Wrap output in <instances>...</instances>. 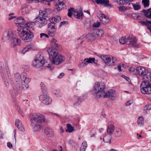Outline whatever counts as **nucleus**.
<instances>
[{
	"instance_id": "nucleus-16",
	"label": "nucleus",
	"mask_w": 151,
	"mask_h": 151,
	"mask_svg": "<svg viewBox=\"0 0 151 151\" xmlns=\"http://www.w3.org/2000/svg\"><path fill=\"white\" fill-rule=\"evenodd\" d=\"M9 42L10 43V46L12 47H14L19 45L21 43V40L17 37L9 41Z\"/></svg>"
},
{
	"instance_id": "nucleus-3",
	"label": "nucleus",
	"mask_w": 151,
	"mask_h": 151,
	"mask_svg": "<svg viewBox=\"0 0 151 151\" xmlns=\"http://www.w3.org/2000/svg\"><path fill=\"white\" fill-rule=\"evenodd\" d=\"M14 77L16 83L12 85L13 90L10 89L9 90V93L12 98L20 94L22 92V90H26L29 87L28 84H23L22 79L19 73H16Z\"/></svg>"
},
{
	"instance_id": "nucleus-9",
	"label": "nucleus",
	"mask_w": 151,
	"mask_h": 151,
	"mask_svg": "<svg viewBox=\"0 0 151 151\" xmlns=\"http://www.w3.org/2000/svg\"><path fill=\"white\" fill-rule=\"evenodd\" d=\"M34 21L40 23L38 27L40 28L46 25L47 23V20L45 17L40 16L36 17Z\"/></svg>"
},
{
	"instance_id": "nucleus-50",
	"label": "nucleus",
	"mask_w": 151,
	"mask_h": 151,
	"mask_svg": "<svg viewBox=\"0 0 151 151\" xmlns=\"http://www.w3.org/2000/svg\"><path fill=\"white\" fill-rule=\"evenodd\" d=\"M61 20V17L59 16H56L54 17V21L58 22Z\"/></svg>"
},
{
	"instance_id": "nucleus-11",
	"label": "nucleus",
	"mask_w": 151,
	"mask_h": 151,
	"mask_svg": "<svg viewBox=\"0 0 151 151\" xmlns=\"http://www.w3.org/2000/svg\"><path fill=\"white\" fill-rule=\"evenodd\" d=\"M3 37L9 41L17 37L15 32L11 31L4 32L3 33Z\"/></svg>"
},
{
	"instance_id": "nucleus-61",
	"label": "nucleus",
	"mask_w": 151,
	"mask_h": 151,
	"mask_svg": "<svg viewBox=\"0 0 151 151\" xmlns=\"http://www.w3.org/2000/svg\"><path fill=\"white\" fill-rule=\"evenodd\" d=\"M64 75V74L63 73H60L59 76H58V78H62Z\"/></svg>"
},
{
	"instance_id": "nucleus-63",
	"label": "nucleus",
	"mask_w": 151,
	"mask_h": 151,
	"mask_svg": "<svg viewBox=\"0 0 151 151\" xmlns=\"http://www.w3.org/2000/svg\"><path fill=\"white\" fill-rule=\"evenodd\" d=\"M140 23H141L142 25H147V21H141L140 22Z\"/></svg>"
},
{
	"instance_id": "nucleus-32",
	"label": "nucleus",
	"mask_w": 151,
	"mask_h": 151,
	"mask_svg": "<svg viewBox=\"0 0 151 151\" xmlns=\"http://www.w3.org/2000/svg\"><path fill=\"white\" fill-rule=\"evenodd\" d=\"M40 85L43 93L44 94L46 93H47V89L45 84L44 83H43L41 82L40 83Z\"/></svg>"
},
{
	"instance_id": "nucleus-34",
	"label": "nucleus",
	"mask_w": 151,
	"mask_h": 151,
	"mask_svg": "<svg viewBox=\"0 0 151 151\" xmlns=\"http://www.w3.org/2000/svg\"><path fill=\"white\" fill-rule=\"evenodd\" d=\"M144 119L142 116H140L137 119V123L138 124L141 126L144 124Z\"/></svg>"
},
{
	"instance_id": "nucleus-47",
	"label": "nucleus",
	"mask_w": 151,
	"mask_h": 151,
	"mask_svg": "<svg viewBox=\"0 0 151 151\" xmlns=\"http://www.w3.org/2000/svg\"><path fill=\"white\" fill-rule=\"evenodd\" d=\"M74 9L73 8H71L68 9V15L69 17H71L73 14V12H74Z\"/></svg>"
},
{
	"instance_id": "nucleus-5",
	"label": "nucleus",
	"mask_w": 151,
	"mask_h": 151,
	"mask_svg": "<svg viewBox=\"0 0 151 151\" xmlns=\"http://www.w3.org/2000/svg\"><path fill=\"white\" fill-rule=\"evenodd\" d=\"M105 86L104 83L102 82H99L95 85L94 89L97 98L102 97V94L105 92Z\"/></svg>"
},
{
	"instance_id": "nucleus-40",
	"label": "nucleus",
	"mask_w": 151,
	"mask_h": 151,
	"mask_svg": "<svg viewBox=\"0 0 151 151\" xmlns=\"http://www.w3.org/2000/svg\"><path fill=\"white\" fill-rule=\"evenodd\" d=\"M96 32V35L97 37H101L104 34V32L102 29H99L97 30H94Z\"/></svg>"
},
{
	"instance_id": "nucleus-55",
	"label": "nucleus",
	"mask_w": 151,
	"mask_h": 151,
	"mask_svg": "<svg viewBox=\"0 0 151 151\" xmlns=\"http://www.w3.org/2000/svg\"><path fill=\"white\" fill-rule=\"evenodd\" d=\"M119 42L122 44H125V37H122L119 39Z\"/></svg>"
},
{
	"instance_id": "nucleus-15",
	"label": "nucleus",
	"mask_w": 151,
	"mask_h": 151,
	"mask_svg": "<svg viewBox=\"0 0 151 151\" xmlns=\"http://www.w3.org/2000/svg\"><path fill=\"white\" fill-rule=\"evenodd\" d=\"M96 2L98 4H101L110 8L113 6V5L109 3V0H95Z\"/></svg>"
},
{
	"instance_id": "nucleus-51",
	"label": "nucleus",
	"mask_w": 151,
	"mask_h": 151,
	"mask_svg": "<svg viewBox=\"0 0 151 151\" xmlns=\"http://www.w3.org/2000/svg\"><path fill=\"white\" fill-rule=\"evenodd\" d=\"M22 104L26 107H27L29 106V102L28 100H23L22 102Z\"/></svg>"
},
{
	"instance_id": "nucleus-49",
	"label": "nucleus",
	"mask_w": 151,
	"mask_h": 151,
	"mask_svg": "<svg viewBox=\"0 0 151 151\" xmlns=\"http://www.w3.org/2000/svg\"><path fill=\"white\" fill-rule=\"evenodd\" d=\"M29 12V11L28 10V7H27L23 8L22 9V12L23 14L28 13Z\"/></svg>"
},
{
	"instance_id": "nucleus-36",
	"label": "nucleus",
	"mask_w": 151,
	"mask_h": 151,
	"mask_svg": "<svg viewBox=\"0 0 151 151\" xmlns=\"http://www.w3.org/2000/svg\"><path fill=\"white\" fill-rule=\"evenodd\" d=\"M87 146V142L86 141H83L80 148V151H85L86 149Z\"/></svg>"
},
{
	"instance_id": "nucleus-19",
	"label": "nucleus",
	"mask_w": 151,
	"mask_h": 151,
	"mask_svg": "<svg viewBox=\"0 0 151 151\" xmlns=\"http://www.w3.org/2000/svg\"><path fill=\"white\" fill-rule=\"evenodd\" d=\"M74 15L76 18L78 19H82L83 18V13L82 10L74 11Z\"/></svg>"
},
{
	"instance_id": "nucleus-48",
	"label": "nucleus",
	"mask_w": 151,
	"mask_h": 151,
	"mask_svg": "<svg viewBox=\"0 0 151 151\" xmlns=\"http://www.w3.org/2000/svg\"><path fill=\"white\" fill-rule=\"evenodd\" d=\"M100 20L104 24H107L109 22V18L101 19V17L100 18Z\"/></svg>"
},
{
	"instance_id": "nucleus-14",
	"label": "nucleus",
	"mask_w": 151,
	"mask_h": 151,
	"mask_svg": "<svg viewBox=\"0 0 151 151\" xmlns=\"http://www.w3.org/2000/svg\"><path fill=\"white\" fill-rule=\"evenodd\" d=\"M125 40V44L131 45L134 47L137 46V40L136 38L135 37L130 38L129 36L126 37Z\"/></svg>"
},
{
	"instance_id": "nucleus-52",
	"label": "nucleus",
	"mask_w": 151,
	"mask_h": 151,
	"mask_svg": "<svg viewBox=\"0 0 151 151\" xmlns=\"http://www.w3.org/2000/svg\"><path fill=\"white\" fill-rule=\"evenodd\" d=\"M40 37L42 39H45V37L46 38H48L49 36L48 35L45 33H41L40 34Z\"/></svg>"
},
{
	"instance_id": "nucleus-62",
	"label": "nucleus",
	"mask_w": 151,
	"mask_h": 151,
	"mask_svg": "<svg viewBox=\"0 0 151 151\" xmlns=\"http://www.w3.org/2000/svg\"><path fill=\"white\" fill-rule=\"evenodd\" d=\"M67 22L65 21H63V22H61L60 23V25L59 27H61L62 26L64 25L65 23H66Z\"/></svg>"
},
{
	"instance_id": "nucleus-25",
	"label": "nucleus",
	"mask_w": 151,
	"mask_h": 151,
	"mask_svg": "<svg viewBox=\"0 0 151 151\" xmlns=\"http://www.w3.org/2000/svg\"><path fill=\"white\" fill-rule=\"evenodd\" d=\"M114 135L116 137L122 136V130L119 128L116 129L114 132Z\"/></svg>"
},
{
	"instance_id": "nucleus-1",
	"label": "nucleus",
	"mask_w": 151,
	"mask_h": 151,
	"mask_svg": "<svg viewBox=\"0 0 151 151\" xmlns=\"http://www.w3.org/2000/svg\"><path fill=\"white\" fill-rule=\"evenodd\" d=\"M57 41L55 39L51 41V44L52 47L49 48L47 51L49 55V59L52 64L58 65L63 63L65 60V57L61 55L58 54V51L61 46L56 43Z\"/></svg>"
},
{
	"instance_id": "nucleus-31",
	"label": "nucleus",
	"mask_w": 151,
	"mask_h": 151,
	"mask_svg": "<svg viewBox=\"0 0 151 151\" xmlns=\"http://www.w3.org/2000/svg\"><path fill=\"white\" fill-rule=\"evenodd\" d=\"M1 76L5 86L6 88H8L9 87V84L8 80L6 78V77L5 74L1 75Z\"/></svg>"
},
{
	"instance_id": "nucleus-54",
	"label": "nucleus",
	"mask_w": 151,
	"mask_h": 151,
	"mask_svg": "<svg viewBox=\"0 0 151 151\" xmlns=\"http://www.w3.org/2000/svg\"><path fill=\"white\" fill-rule=\"evenodd\" d=\"M13 102L15 107L17 109H19L20 107L18 102H17L16 100H14Z\"/></svg>"
},
{
	"instance_id": "nucleus-21",
	"label": "nucleus",
	"mask_w": 151,
	"mask_h": 151,
	"mask_svg": "<svg viewBox=\"0 0 151 151\" xmlns=\"http://www.w3.org/2000/svg\"><path fill=\"white\" fill-rule=\"evenodd\" d=\"M53 19L52 18V19H49L50 23L48 24V28L52 30L56 29H57V26L56 25V24L54 22H52Z\"/></svg>"
},
{
	"instance_id": "nucleus-57",
	"label": "nucleus",
	"mask_w": 151,
	"mask_h": 151,
	"mask_svg": "<svg viewBox=\"0 0 151 151\" xmlns=\"http://www.w3.org/2000/svg\"><path fill=\"white\" fill-rule=\"evenodd\" d=\"M48 36L50 37H52L55 35L54 33L52 31H48L47 32Z\"/></svg>"
},
{
	"instance_id": "nucleus-39",
	"label": "nucleus",
	"mask_w": 151,
	"mask_h": 151,
	"mask_svg": "<svg viewBox=\"0 0 151 151\" xmlns=\"http://www.w3.org/2000/svg\"><path fill=\"white\" fill-rule=\"evenodd\" d=\"M144 79L148 81L149 80H151V73L148 72L147 71V73H146V75L144 76Z\"/></svg>"
},
{
	"instance_id": "nucleus-7",
	"label": "nucleus",
	"mask_w": 151,
	"mask_h": 151,
	"mask_svg": "<svg viewBox=\"0 0 151 151\" xmlns=\"http://www.w3.org/2000/svg\"><path fill=\"white\" fill-rule=\"evenodd\" d=\"M30 122H32V124H34V122L41 123L44 122L45 119L44 116L40 114H35L32 115V116L30 117Z\"/></svg>"
},
{
	"instance_id": "nucleus-46",
	"label": "nucleus",
	"mask_w": 151,
	"mask_h": 151,
	"mask_svg": "<svg viewBox=\"0 0 151 151\" xmlns=\"http://www.w3.org/2000/svg\"><path fill=\"white\" fill-rule=\"evenodd\" d=\"M149 0H142V3L143 4V5L145 7H147L149 5Z\"/></svg>"
},
{
	"instance_id": "nucleus-29",
	"label": "nucleus",
	"mask_w": 151,
	"mask_h": 151,
	"mask_svg": "<svg viewBox=\"0 0 151 151\" xmlns=\"http://www.w3.org/2000/svg\"><path fill=\"white\" fill-rule=\"evenodd\" d=\"M111 135L107 134L103 138V141L104 142L107 143L111 142Z\"/></svg>"
},
{
	"instance_id": "nucleus-10",
	"label": "nucleus",
	"mask_w": 151,
	"mask_h": 151,
	"mask_svg": "<svg viewBox=\"0 0 151 151\" xmlns=\"http://www.w3.org/2000/svg\"><path fill=\"white\" fill-rule=\"evenodd\" d=\"M40 100L43 104L46 105L50 104L52 101V99L45 95H41L39 96Z\"/></svg>"
},
{
	"instance_id": "nucleus-45",
	"label": "nucleus",
	"mask_w": 151,
	"mask_h": 151,
	"mask_svg": "<svg viewBox=\"0 0 151 151\" xmlns=\"http://www.w3.org/2000/svg\"><path fill=\"white\" fill-rule=\"evenodd\" d=\"M131 8V7H127L125 6H122L119 7V11L124 12L128 10Z\"/></svg>"
},
{
	"instance_id": "nucleus-13",
	"label": "nucleus",
	"mask_w": 151,
	"mask_h": 151,
	"mask_svg": "<svg viewBox=\"0 0 151 151\" xmlns=\"http://www.w3.org/2000/svg\"><path fill=\"white\" fill-rule=\"evenodd\" d=\"M136 70L137 73L139 76H143V78L144 79V76L146 75V73H147L148 70L146 69L145 67L139 66L137 67Z\"/></svg>"
},
{
	"instance_id": "nucleus-33",
	"label": "nucleus",
	"mask_w": 151,
	"mask_h": 151,
	"mask_svg": "<svg viewBox=\"0 0 151 151\" xmlns=\"http://www.w3.org/2000/svg\"><path fill=\"white\" fill-rule=\"evenodd\" d=\"M67 129L66 131L67 132L70 133L74 131V128L69 124H68L66 125Z\"/></svg>"
},
{
	"instance_id": "nucleus-42",
	"label": "nucleus",
	"mask_w": 151,
	"mask_h": 151,
	"mask_svg": "<svg viewBox=\"0 0 151 151\" xmlns=\"http://www.w3.org/2000/svg\"><path fill=\"white\" fill-rule=\"evenodd\" d=\"M129 5H131L134 10H138L140 8V6L139 5H136L133 3H129Z\"/></svg>"
},
{
	"instance_id": "nucleus-43",
	"label": "nucleus",
	"mask_w": 151,
	"mask_h": 151,
	"mask_svg": "<svg viewBox=\"0 0 151 151\" xmlns=\"http://www.w3.org/2000/svg\"><path fill=\"white\" fill-rule=\"evenodd\" d=\"M32 48V46L31 45H29L25 47L22 51V53L24 55L26 52L28 51Z\"/></svg>"
},
{
	"instance_id": "nucleus-4",
	"label": "nucleus",
	"mask_w": 151,
	"mask_h": 151,
	"mask_svg": "<svg viewBox=\"0 0 151 151\" xmlns=\"http://www.w3.org/2000/svg\"><path fill=\"white\" fill-rule=\"evenodd\" d=\"M101 58L104 61V63L107 65L113 66L117 62L116 58L109 55H101Z\"/></svg>"
},
{
	"instance_id": "nucleus-64",
	"label": "nucleus",
	"mask_w": 151,
	"mask_h": 151,
	"mask_svg": "<svg viewBox=\"0 0 151 151\" xmlns=\"http://www.w3.org/2000/svg\"><path fill=\"white\" fill-rule=\"evenodd\" d=\"M100 17H101V19L109 18L108 16H106L104 14H102L101 16Z\"/></svg>"
},
{
	"instance_id": "nucleus-44",
	"label": "nucleus",
	"mask_w": 151,
	"mask_h": 151,
	"mask_svg": "<svg viewBox=\"0 0 151 151\" xmlns=\"http://www.w3.org/2000/svg\"><path fill=\"white\" fill-rule=\"evenodd\" d=\"M83 99L84 98H83H83H81V97L78 98L76 102L74 104V105L75 106L79 105L83 101Z\"/></svg>"
},
{
	"instance_id": "nucleus-24",
	"label": "nucleus",
	"mask_w": 151,
	"mask_h": 151,
	"mask_svg": "<svg viewBox=\"0 0 151 151\" xmlns=\"http://www.w3.org/2000/svg\"><path fill=\"white\" fill-rule=\"evenodd\" d=\"M114 129V126L113 124H110L107 127V132L110 135H111L113 134Z\"/></svg>"
},
{
	"instance_id": "nucleus-41",
	"label": "nucleus",
	"mask_w": 151,
	"mask_h": 151,
	"mask_svg": "<svg viewBox=\"0 0 151 151\" xmlns=\"http://www.w3.org/2000/svg\"><path fill=\"white\" fill-rule=\"evenodd\" d=\"M117 3L119 5H126L129 3L128 0H117Z\"/></svg>"
},
{
	"instance_id": "nucleus-56",
	"label": "nucleus",
	"mask_w": 151,
	"mask_h": 151,
	"mask_svg": "<svg viewBox=\"0 0 151 151\" xmlns=\"http://www.w3.org/2000/svg\"><path fill=\"white\" fill-rule=\"evenodd\" d=\"M151 109V104H149L145 106L144 109L145 110H147Z\"/></svg>"
},
{
	"instance_id": "nucleus-12",
	"label": "nucleus",
	"mask_w": 151,
	"mask_h": 151,
	"mask_svg": "<svg viewBox=\"0 0 151 151\" xmlns=\"http://www.w3.org/2000/svg\"><path fill=\"white\" fill-rule=\"evenodd\" d=\"M115 91L112 89L109 90L107 92L103 93L102 96L104 98H108L111 99H113L115 96Z\"/></svg>"
},
{
	"instance_id": "nucleus-8",
	"label": "nucleus",
	"mask_w": 151,
	"mask_h": 151,
	"mask_svg": "<svg viewBox=\"0 0 151 151\" xmlns=\"http://www.w3.org/2000/svg\"><path fill=\"white\" fill-rule=\"evenodd\" d=\"M44 64L45 60L42 54L37 55L32 63L33 65L37 68H39L41 66L44 67Z\"/></svg>"
},
{
	"instance_id": "nucleus-37",
	"label": "nucleus",
	"mask_w": 151,
	"mask_h": 151,
	"mask_svg": "<svg viewBox=\"0 0 151 151\" xmlns=\"http://www.w3.org/2000/svg\"><path fill=\"white\" fill-rule=\"evenodd\" d=\"M52 91V93L55 94L57 96L61 97L62 96V93L59 90L53 89Z\"/></svg>"
},
{
	"instance_id": "nucleus-2",
	"label": "nucleus",
	"mask_w": 151,
	"mask_h": 151,
	"mask_svg": "<svg viewBox=\"0 0 151 151\" xmlns=\"http://www.w3.org/2000/svg\"><path fill=\"white\" fill-rule=\"evenodd\" d=\"M25 20L22 17H18L14 21L15 24L19 27L18 28V34L20 38L26 42H29L34 36L33 33L25 27L21 26L24 25Z\"/></svg>"
},
{
	"instance_id": "nucleus-35",
	"label": "nucleus",
	"mask_w": 151,
	"mask_h": 151,
	"mask_svg": "<svg viewBox=\"0 0 151 151\" xmlns=\"http://www.w3.org/2000/svg\"><path fill=\"white\" fill-rule=\"evenodd\" d=\"M36 22L34 21V20L33 22H29L28 23H27L24 25L25 27L26 28V27L28 28H32L33 26L35 25V23Z\"/></svg>"
},
{
	"instance_id": "nucleus-22",
	"label": "nucleus",
	"mask_w": 151,
	"mask_h": 151,
	"mask_svg": "<svg viewBox=\"0 0 151 151\" xmlns=\"http://www.w3.org/2000/svg\"><path fill=\"white\" fill-rule=\"evenodd\" d=\"M34 124H32V122H31L30 125L32 127L33 130L34 131L37 132L39 131L40 129L41 126L37 122H34Z\"/></svg>"
},
{
	"instance_id": "nucleus-58",
	"label": "nucleus",
	"mask_w": 151,
	"mask_h": 151,
	"mask_svg": "<svg viewBox=\"0 0 151 151\" xmlns=\"http://www.w3.org/2000/svg\"><path fill=\"white\" fill-rule=\"evenodd\" d=\"M100 25V23L99 22H97L94 24L93 25V27H99Z\"/></svg>"
},
{
	"instance_id": "nucleus-28",
	"label": "nucleus",
	"mask_w": 151,
	"mask_h": 151,
	"mask_svg": "<svg viewBox=\"0 0 151 151\" xmlns=\"http://www.w3.org/2000/svg\"><path fill=\"white\" fill-rule=\"evenodd\" d=\"M64 5L63 2L62 1H59L58 2L55 6V8L57 11H59L62 8V6Z\"/></svg>"
},
{
	"instance_id": "nucleus-6",
	"label": "nucleus",
	"mask_w": 151,
	"mask_h": 151,
	"mask_svg": "<svg viewBox=\"0 0 151 151\" xmlns=\"http://www.w3.org/2000/svg\"><path fill=\"white\" fill-rule=\"evenodd\" d=\"M141 92L144 94L151 93V83L145 80L142 81L140 86Z\"/></svg>"
},
{
	"instance_id": "nucleus-59",
	"label": "nucleus",
	"mask_w": 151,
	"mask_h": 151,
	"mask_svg": "<svg viewBox=\"0 0 151 151\" xmlns=\"http://www.w3.org/2000/svg\"><path fill=\"white\" fill-rule=\"evenodd\" d=\"M121 67L122 65H121V64H118L117 68L119 72H121L122 71V70L121 69Z\"/></svg>"
},
{
	"instance_id": "nucleus-23",
	"label": "nucleus",
	"mask_w": 151,
	"mask_h": 151,
	"mask_svg": "<svg viewBox=\"0 0 151 151\" xmlns=\"http://www.w3.org/2000/svg\"><path fill=\"white\" fill-rule=\"evenodd\" d=\"M45 133L48 137H52L53 136V133L52 130L49 128L46 127L45 130Z\"/></svg>"
},
{
	"instance_id": "nucleus-60",
	"label": "nucleus",
	"mask_w": 151,
	"mask_h": 151,
	"mask_svg": "<svg viewBox=\"0 0 151 151\" xmlns=\"http://www.w3.org/2000/svg\"><path fill=\"white\" fill-rule=\"evenodd\" d=\"M7 146L8 147L10 148H11L12 147V145L11 143L10 142H8L7 143Z\"/></svg>"
},
{
	"instance_id": "nucleus-20",
	"label": "nucleus",
	"mask_w": 151,
	"mask_h": 151,
	"mask_svg": "<svg viewBox=\"0 0 151 151\" xmlns=\"http://www.w3.org/2000/svg\"><path fill=\"white\" fill-rule=\"evenodd\" d=\"M15 125L21 131L23 132L24 129L23 127L21 122L19 119H16L15 121Z\"/></svg>"
},
{
	"instance_id": "nucleus-30",
	"label": "nucleus",
	"mask_w": 151,
	"mask_h": 151,
	"mask_svg": "<svg viewBox=\"0 0 151 151\" xmlns=\"http://www.w3.org/2000/svg\"><path fill=\"white\" fill-rule=\"evenodd\" d=\"M0 72L1 75L5 74L4 65L3 62H0Z\"/></svg>"
},
{
	"instance_id": "nucleus-27",
	"label": "nucleus",
	"mask_w": 151,
	"mask_h": 151,
	"mask_svg": "<svg viewBox=\"0 0 151 151\" xmlns=\"http://www.w3.org/2000/svg\"><path fill=\"white\" fill-rule=\"evenodd\" d=\"M50 10L49 9H45L44 10H40L39 12L40 15L42 17H48V13L47 12Z\"/></svg>"
},
{
	"instance_id": "nucleus-17",
	"label": "nucleus",
	"mask_w": 151,
	"mask_h": 151,
	"mask_svg": "<svg viewBox=\"0 0 151 151\" xmlns=\"http://www.w3.org/2000/svg\"><path fill=\"white\" fill-rule=\"evenodd\" d=\"M23 83H24L25 84H28V83L30 81V79L29 78L27 77V75L25 72L22 73L20 75Z\"/></svg>"
},
{
	"instance_id": "nucleus-18",
	"label": "nucleus",
	"mask_w": 151,
	"mask_h": 151,
	"mask_svg": "<svg viewBox=\"0 0 151 151\" xmlns=\"http://www.w3.org/2000/svg\"><path fill=\"white\" fill-rule=\"evenodd\" d=\"M96 32L95 31H91L90 33L87 36V38L88 41H92L94 40L96 38Z\"/></svg>"
},
{
	"instance_id": "nucleus-38",
	"label": "nucleus",
	"mask_w": 151,
	"mask_h": 151,
	"mask_svg": "<svg viewBox=\"0 0 151 151\" xmlns=\"http://www.w3.org/2000/svg\"><path fill=\"white\" fill-rule=\"evenodd\" d=\"M95 58H85L84 59V61L88 63H93V62H94Z\"/></svg>"
},
{
	"instance_id": "nucleus-26",
	"label": "nucleus",
	"mask_w": 151,
	"mask_h": 151,
	"mask_svg": "<svg viewBox=\"0 0 151 151\" xmlns=\"http://www.w3.org/2000/svg\"><path fill=\"white\" fill-rule=\"evenodd\" d=\"M143 12L145 13V17L151 19V8L147 10H143Z\"/></svg>"
},
{
	"instance_id": "nucleus-53",
	"label": "nucleus",
	"mask_w": 151,
	"mask_h": 151,
	"mask_svg": "<svg viewBox=\"0 0 151 151\" xmlns=\"http://www.w3.org/2000/svg\"><path fill=\"white\" fill-rule=\"evenodd\" d=\"M87 65V64L83 61V62H82L79 64L78 66L80 68H82L86 66Z\"/></svg>"
}]
</instances>
